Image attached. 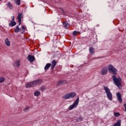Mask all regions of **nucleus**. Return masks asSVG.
Listing matches in <instances>:
<instances>
[{
  "label": "nucleus",
  "instance_id": "nucleus-16",
  "mask_svg": "<svg viewBox=\"0 0 126 126\" xmlns=\"http://www.w3.org/2000/svg\"><path fill=\"white\" fill-rule=\"evenodd\" d=\"M121 123L122 121L121 120H119L116 123L114 124L113 126H121Z\"/></svg>",
  "mask_w": 126,
  "mask_h": 126
},
{
  "label": "nucleus",
  "instance_id": "nucleus-6",
  "mask_svg": "<svg viewBox=\"0 0 126 126\" xmlns=\"http://www.w3.org/2000/svg\"><path fill=\"white\" fill-rule=\"evenodd\" d=\"M78 103H79V97H78L76 100L73 103V105H71L69 107V110H71L76 108L78 106Z\"/></svg>",
  "mask_w": 126,
  "mask_h": 126
},
{
  "label": "nucleus",
  "instance_id": "nucleus-5",
  "mask_svg": "<svg viewBox=\"0 0 126 126\" xmlns=\"http://www.w3.org/2000/svg\"><path fill=\"white\" fill-rule=\"evenodd\" d=\"M107 68L110 73H112V74H117V72H118V70L116 68H115V67L113 66V65H108Z\"/></svg>",
  "mask_w": 126,
  "mask_h": 126
},
{
  "label": "nucleus",
  "instance_id": "nucleus-19",
  "mask_svg": "<svg viewBox=\"0 0 126 126\" xmlns=\"http://www.w3.org/2000/svg\"><path fill=\"white\" fill-rule=\"evenodd\" d=\"M89 51L91 53V54H94V52H95V49H94V48H93V47H91L90 48Z\"/></svg>",
  "mask_w": 126,
  "mask_h": 126
},
{
  "label": "nucleus",
  "instance_id": "nucleus-23",
  "mask_svg": "<svg viewBox=\"0 0 126 126\" xmlns=\"http://www.w3.org/2000/svg\"><path fill=\"white\" fill-rule=\"evenodd\" d=\"M5 80V78L3 77H0V83H2V82H4Z\"/></svg>",
  "mask_w": 126,
  "mask_h": 126
},
{
  "label": "nucleus",
  "instance_id": "nucleus-21",
  "mask_svg": "<svg viewBox=\"0 0 126 126\" xmlns=\"http://www.w3.org/2000/svg\"><path fill=\"white\" fill-rule=\"evenodd\" d=\"M34 96H38L41 95V93H40V92L39 91H36L34 92Z\"/></svg>",
  "mask_w": 126,
  "mask_h": 126
},
{
  "label": "nucleus",
  "instance_id": "nucleus-27",
  "mask_svg": "<svg viewBox=\"0 0 126 126\" xmlns=\"http://www.w3.org/2000/svg\"><path fill=\"white\" fill-rule=\"evenodd\" d=\"M40 90L41 91H45V90H46V87H44V86H42L40 88Z\"/></svg>",
  "mask_w": 126,
  "mask_h": 126
},
{
  "label": "nucleus",
  "instance_id": "nucleus-1",
  "mask_svg": "<svg viewBox=\"0 0 126 126\" xmlns=\"http://www.w3.org/2000/svg\"><path fill=\"white\" fill-rule=\"evenodd\" d=\"M42 82H43V80L42 79L36 80L32 82L27 83L26 87V88L34 87V86H36V85H40V84H42Z\"/></svg>",
  "mask_w": 126,
  "mask_h": 126
},
{
  "label": "nucleus",
  "instance_id": "nucleus-32",
  "mask_svg": "<svg viewBox=\"0 0 126 126\" xmlns=\"http://www.w3.org/2000/svg\"><path fill=\"white\" fill-rule=\"evenodd\" d=\"M124 107L125 108V111L126 112V103L124 104Z\"/></svg>",
  "mask_w": 126,
  "mask_h": 126
},
{
  "label": "nucleus",
  "instance_id": "nucleus-11",
  "mask_svg": "<svg viewBox=\"0 0 126 126\" xmlns=\"http://www.w3.org/2000/svg\"><path fill=\"white\" fill-rule=\"evenodd\" d=\"M6 5L8 8H9V9H13V5L10 1H8L6 3Z\"/></svg>",
  "mask_w": 126,
  "mask_h": 126
},
{
  "label": "nucleus",
  "instance_id": "nucleus-12",
  "mask_svg": "<svg viewBox=\"0 0 126 126\" xmlns=\"http://www.w3.org/2000/svg\"><path fill=\"white\" fill-rule=\"evenodd\" d=\"M56 65L57 62L56 61V60H53L52 62V64H51V69H53L54 68H55V66H56Z\"/></svg>",
  "mask_w": 126,
  "mask_h": 126
},
{
  "label": "nucleus",
  "instance_id": "nucleus-33",
  "mask_svg": "<svg viewBox=\"0 0 126 126\" xmlns=\"http://www.w3.org/2000/svg\"><path fill=\"white\" fill-rule=\"evenodd\" d=\"M22 29H25V27H24V26H23L22 27Z\"/></svg>",
  "mask_w": 126,
  "mask_h": 126
},
{
  "label": "nucleus",
  "instance_id": "nucleus-24",
  "mask_svg": "<svg viewBox=\"0 0 126 126\" xmlns=\"http://www.w3.org/2000/svg\"><path fill=\"white\" fill-rule=\"evenodd\" d=\"M15 3L17 5H20V0H15Z\"/></svg>",
  "mask_w": 126,
  "mask_h": 126
},
{
  "label": "nucleus",
  "instance_id": "nucleus-30",
  "mask_svg": "<svg viewBox=\"0 0 126 126\" xmlns=\"http://www.w3.org/2000/svg\"><path fill=\"white\" fill-rule=\"evenodd\" d=\"M12 21H14V16H11Z\"/></svg>",
  "mask_w": 126,
  "mask_h": 126
},
{
  "label": "nucleus",
  "instance_id": "nucleus-9",
  "mask_svg": "<svg viewBox=\"0 0 126 126\" xmlns=\"http://www.w3.org/2000/svg\"><path fill=\"white\" fill-rule=\"evenodd\" d=\"M116 96L117 97V101L119 103H123V99H122V94L118 92L116 93Z\"/></svg>",
  "mask_w": 126,
  "mask_h": 126
},
{
  "label": "nucleus",
  "instance_id": "nucleus-10",
  "mask_svg": "<svg viewBox=\"0 0 126 126\" xmlns=\"http://www.w3.org/2000/svg\"><path fill=\"white\" fill-rule=\"evenodd\" d=\"M27 59L30 63H33L35 61V57L33 55H29Z\"/></svg>",
  "mask_w": 126,
  "mask_h": 126
},
{
  "label": "nucleus",
  "instance_id": "nucleus-13",
  "mask_svg": "<svg viewBox=\"0 0 126 126\" xmlns=\"http://www.w3.org/2000/svg\"><path fill=\"white\" fill-rule=\"evenodd\" d=\"M13 65L15 67H19V66H20V61H19V60L16 61L15 63H13Z\"/></svg>",
  "mask_w": 126,
  "mask_h": 126
},
{
  "label": "nucleus",
  "instance_id": "nucleus-29",
  "mask_svg": "<svg viewBox=\"0 0 126 126\" xmlns=\"http://www.w3.org/2000/svg\"><path fill=\"white\" fill-rule=\"evenodd\" d=\"M79 121H80L81 122H82V121H83V118L82 117H80L79 118Z\"/></svg>",
  "mask_w": 126,
  "mask_h": 126
},
{
  "label": "nucleus",
  "instance_id": "nucleus-31",
  "mask_svg": "<svg viewBox=\"0 0 126 126\" xmlns=\"http://www.w3.org/2000/svg\"><path fill=\"white\" fill-rule=\"evenodd\" d=\"M29 107H28V108H25L23 111H24V112H26V110H29Z\"/></svg>",
  "mask_w": 126,
  "mask_h": 126
},
{
  "label": "nucleus",
  "instance_id": "nucleus-14",
  "mask_svg": "<svg viewBox=\"0 0 126 126\" xmlns=\"http://www.w3.org/2000/svg\"><path fill=\"white\" fill-rule=\"evenodd\" d=\"M5 44L7 46V47H9L10 46V41H9L8 38H6L5 39Z\"/></svg>",
  "mask_w": 126,
  "mask_h": 126
},
{
  "label": "nucleus",
  "instance_id": "nucleus-22",
  "mask_svg": "<svg viewBox=\"0 0 126 126\" xmlns=\"http://www.w3.org/2000/svg\"><path fill=\"white\" fill-rule=\"evenodd\" d=\"M63 83H64V81L60 80L58 82L57 85L58 86H59V85H62V84H63Z\"/></svg>",
  "mask_w": 126,
  "mask_h": 126
},
{
  "label": "nucleus",
  "instance_id": "nucleus-15",
  "mask_svg": "<svg viewBox=\"0 0 126 126\" xmlns=\"http://www.w3.org/2000/svg\"><path fill=\"white\" fill-rule=\"evenodd\" d=\"M15 25H16V23L14 21H11L9 24V26H11V27H13V26H15Z\"/></svg>",
  "mask_w": 126,
  "mask_h": 126
},
{
  "label": "nucleus",
  "instance_id": "nucleus-4",
  "mask_svg": "<svg viewBox=\"0 0 126 126\" xmlns=\"http://www.w3.org/2000/svg\"><path fill=\"white\" fill-rule=\"evenodd\" d=\"M75 96H76V93H75V92H72L64 95L63 96V98L67 100V99H71L72 98H74Z\"/></svg>",
  "mask_w": 126,
  "mask_h": 126
},
{
  "label": "nucleus",
  "instance_id": "nucleus-34",
  "mask_svg": "<svg viewBox=\"0 0 126 126\" xmlns=\"http://www.w3.org/2000/svg\"><path fill=\"white\" fill-rule=\"evenodd\" d=\"M0 1L2 0H0Z\"/></svg>",
  "mask_w": 126,
  "mask_h": 126
},
{
  "label": "nucleus",
  "instance_id": "nucleus-8",
  "mask_svg": "<svg viewBox=\"0 0 126 126\" xmlns=\"http://www.w3.org/2000/svg\"><path fill=\"white\" fill-rule=\"evenodd\" d=\"M17 18L18 20L19 25H20V24H21V19L23 18V14L22 13L18 12Z\"/></svg>",
  "mask_w": 126,
  "mask_h": 126
},
{
  "label": "nucleus",
  "instance_id": "nucleus-28",
  "mask_svg": "<svg viewBox=\"0 0 126 126\" xmlns=\"http://www.w3.org/2000/svg\"><path fill=\"white\" fill-rule=\"evenodd\" d=\"M59 11L62 12V13H64V10H63V9L62 8H60Z\"/></svg>",
  "mask_w": 126,
  "mask_h": 126
},
{
  "label": "nucleus",
  "instance_id": "nucleus-26",
  "mask_svg": "<svg viewBox=\"0 0 126 126\" xmlns=\"http://www.w3.org/2000/svg\"><path fill=\"white\" fill-rule=\"evenodd\" d=\"M120 115V113H119V112H114V117H119Z\"/></svg>",
  "mask_w": 126,
  "mask_h": 126
},
{
  "label": "nucleus",
  "instance_id": "nucleus-17",
  "mask_svg": "<svg viewBox=\"0 0 126 126\" xmlns=\"http://www.w3.org/2000/svg\"><path fill=\"white\" fill-rule=\"evenodd\" d=\"M50 66H51V63H48L46 64L44 67L45 70H48V69H49V68H50Z\"/></svg>",
  "mask_w": 126,
  "mask_h": 126
},
{
  "label": "nucleus",
  "instance_id": "nucleus-18",
  "mask_svg": "<svg viewBox=\"0 0 126 126\" xmlns=\"http://www.w3.org/2000/svg\"><path fill=\"white\" fill-rule=\"evenodd\" d=\"M63 24L64 25V27L65 29H68V27H67V25H68V23L65 22H63Z\"/></svg>",
  "mask_w": 126,
  "mask_h": 126
},
{
  "label": "nucleus",
  "instance_id": "nucleus-3",
  "mask_svg": "<svg viewBox=\"0 0 126 126\" xmlns=\"http://www.w3.org/2000/svg\"><path fill=\"white\" fill-rule=\"evenodd\" d=\"M104 90L106 94V97L110 101H112L113 100V94L110 91V89L108 87L105 86L104 87Z\"/></svg>",
  "mask_w": 126,
  "mask_h": 126
},
{
  "label": "nucleus",
  "instance_id": "nucleus-2",
  "mask_svg": "<svg viewBox=\"0 0 126 126\" xmlns=\"http://www.w3.org/2000/svg\"><path fill=\"white\" fill-rule=\"evenodd\" d=\"M112 79L115 85L118 87L119 89L122 88V79L120 77H117L116 75H112Z\"/></svg>",
  "mask_w": 126,
  "mask_h": 126
},
{
  "label": "nucleus",
  "instance_id": "nucleus-25",
  "mask_svg": "<svg viewBox=\"0 0 126 126\" xmlns=\"http://www.w3.org/2000/svg\"><path fill=\"white\" fill-rule=\"evenodd\" d=\"M77 33L78 34H81L80 32H77V31L73 32V36H76L77 35Z\"/></svg>",
  "mask_w": 126,
  "mask_h": 126
},
{
  "label": "nucleus",
  "instance_id": "nucleus-20",
  "mask_svg": "<svg viewBox=\"0 0 126 126\" xmlns=\"http://www.w3.org/2000/svg\"><path fill=\"white\" fill-rule=\"evenodd\" d=\"M20 29H19V27L18 26H17L16 27V29H15V33H18V32H20Z\"/></svg>",
  "mask_w": 126,
  "mask_h": 126
},
{
  "label": "nucleus",
  "instance_id": "nucleus-7",
  "mask_svg": "<svg viewBox=\"0 0 126 126\" xmlns=\"http://www.w3.org/2000/svg\"><path fill=\"white\" fill-rule=\"evenodd\" d=\"M107 73H108V67L106 66L102 67L101 69L100 72L101 75H105Z\"/></svg>",
  "mask_w": 126,
  "mask_h": 126
}]
</instances>
